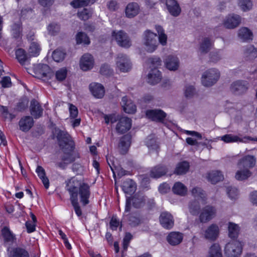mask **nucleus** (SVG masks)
Here are the masks:
<instances>
[{"label": "nucleus", "mask_w": 257, "mask_h": 257, "mask_svg": "<svg viewBox=\"0 0 257 257\" xmlns=\"http://www.w3.org/2000/svg\"><path fill=\"white\" fill-rule=\"evenodd\" d=\"M66 182V189L69 193L71 204L76 215L80 217L82 215V211L78 202V196H79L80 202L83 206L89 204V199L91 195L90 186L74 178H71Z\"/></svg>", "instance_id": "obj_1"}, {"label": "nucleus", "mask_w": 257, "mask_h": 257, "mask_svg": "<svg viewBox=\"0 0 257 257\" xmlns=\"http://www.w3.org/2000/svg\"><path fill=\"white\" fill-rule=\"evenodd\" d=\"M55 132L59 147L64 153L62 160L68 164L72 163L79 158V154L74 151V142L67 132L60 130H56Z\"/></svg>", "instance_id": "obj_2"}, {"label": "nucleus", "mask_w": 257, "mask_h": 257, "mask_svg": "<svg viewBox=\"0 0 257 257\" xmlns=\"http://www.w3.org/2000/svg\"><path fill=\"white\" fill-rule=\"evenodd\" d=\"M143 41L145 50L149 53L154 52L159 45L157 34L150 30H147L144 32Z\"/></svg>", "instance_id": "obj_3"}, {"label": "nucleus", "mask_w": 257, "mask_h": 257, "mask_svg": "<svg viewBox=\"0 0 257 257\" xmlns=\"http://www.w3.org/2000/svg\"><path fill=\"white\" fill-rule=\"evenodd\" d=\"M220 73L215 68L205 71L202 76V83L205 86H211L219 79Z\"/></svg>", "instance_id": "obj_4"}, {"label": "nucleus", "mask_w": 257, "mask_h": 257, "mask_svg": "<svg viewBox=\"0 0 257 257\" xmlns=\"http://www.w3.org/2000/svg\"><path fill=\"white\" fill-rule=\"evenodd\" d=\"M241 252L242 245L238 241L229 242L224 247V254L226 257H239Z\"/></svg>", "instance_id": "obj_5"}, {"label": "nucleus", "mask_w": 257, "mask_h": 257, "mask_svg": "<svg viewBox=\"0 0 257 257\" xmlns=\"http://www.w3.org/2000/svg\"><path fill=\"white\" fill-rule=\"evenodd\" d=\"M116 64L117 68L122 72H128L132 68L130 59L123 54H118Z\"/></svg>", "instance_id": "obj_6"}, {"label": "nucleus", "mask_w": 257, "mask_h": 257, "mask_svg": "<svg viewBox=\"0 0 257 257\" xmlns=\"http://www.w3.org/2000/svg\"><path fill=\"white\" fill-rule=\"evenodd\" d=\"M112 36L114 38L118 45L122 47L128 48L131 46V42L127 34L122 31L117 32L113 31Z\"/></svg>", "instance_id": "obj_7"}, {"label": "nucleus", "mask_w": 257, "mask_h": 257, "mask_svg": "<svg viewBox=\"0 0 257 257\" xmlns=\"http://www.w3.org/2000/svg\"><path fill=\"white\" fill-rule=\"evenodd\" d=\"M131 202L135 208H140L145 204L144 197L140 194H135L132 198L127 197L125 211L128 212L130 211Z\"/></svg>", "instance_id": "obj_8"}, {"label": "nucleus", "mask_w": 257, "mask_h": 257, "mask_svg": "<svg viewBox=\"0 0 257 257\" xmlns=\"http://www.w3.org/2000/svg\"><path fill=\"white\" fill-rule=\"evenodd\" d=\"M241 18L240 16L236 14H230L226 17L223 21V25L229 29H234L238 27L241 23Z\"/></svg>", "instance_id": "obj_9"}, {"label": "nucleus", "mask_w": 257, "mask_h": 257, "mask_svg": "<svg viewBox=\"0 0 257 257\" xmlns=\"http://www.w3.org/2000/svg\"><path fill=\"white\" fill-rule=\"evenodd\" d=\"M132 119L125 116L120 117L116 125V132L120 134L127 132L131 127Z\"/></svg>", "instance_id": "obj_10"}, {"label": "nucleus", "mask_w": 257, "mask_h": 257, "mask_svg": "<svg viewBox=\"0 0 257 257\" xmlns=\"http://www.w3.org/2000/svg\"><path fill=\"white\" fill-rule=\"evenodd\" d=\"M248 83L243 80H237L233 82L230 86L231 91L235 94H240L246 91Z\"/></svg>", "instance_id": "obj_11"}, {"label": "nucleus", "mask_w": 257, "mask_h": 257, "mask_svg": "<svg viewBox=\"0 0 257 257\" xmlns=\"http://www.w3.org/2000/svg\"><path fill=\"white\" fill-rule=\"evenodd\" d=\"M160 222L162 226L166 229H171L174 224L173 216L167 211L163 212L160 216Z\"/></svg>", "instance_id": "obj_12"}, {"label": "nucleus", "mask_w": 257, "mask_h": 257, "mask_svg": "<svg viewBox=\"0 0 257 257\" xmlns=\"http://www.w3.org/2000/svg\"><path fill=\"white\" fill-rule=\"evenodd\" d=\"M215 209L210 206L205 207L202 210L199 219L201 222H206L211 220L215 215Z\"/></svg>", "instance_id": "obj_13"}, {"label": "nucleus", "mask_w": 257, "mask_h": 257, "mask_svg": "<svg viewBox=\"0 0 257 257\" xmlns=\"http://www.w3.org/2000/svg\"><path fill=\"white\" fill-rule=\"evenodd\" d=\"M256 163V159L253 156L247 155L239 160L237 163L239 168L249 169L253 168Z\"/></svg>", "instance_id": "obj_14"}, {"label": "nucleus", "mask_w": 257, "mask_h": 257, "mask_svg": "<svg viewBox=\"0 0 257 257\" xmlns=\"http://www.w3.org/2000/svg\"><path fill=\"white\" fill-rule=\"evenodd\" d=\"M140 11L139 4L135 2L130 3L125 9V15L128 18H133L137 16Z\"/></svg>", "instance_id": "obj_15"}, {"label": "nucleus", "mask_w": 257, "mask_h": 257, "mask_svg": "<svg viewBox=\"0 0 257 257\" xmlns=\"http://www.w3.org/2000/svg\"><path fill=\"white\" fill-rule=\"evenodd\" d=\"M165 3L167 10L172 16L177 17L180 15L181 9L176 0H166Z\"/></svg>", "instance_id": "obj_16"}, {"label": "nucleus", "mask_w": 257, "mask_h": 257, "mask_svg": "<svg viewBox=\"0 0 257 257\" xmlns=\"http://www.w3.org/2000/svg\"><path fill=\"white\" fill-rule=\"evenodd\" d=\"M94 60L92 56L89 54H84L80 61V67L83 71H87L93 67Z\"/></svg>", "instance_id": "obj_17"}, {"label": "nucleus", "mask_w": 257, "mask_h": 257, "mask_svg": "<svg viewBox=\"0 0 257 257\" xmlns=\"http://www.w3.org/2000/svg\"><path fill=\"white\" fill-rule=\"evenodd\" d=\"M34 125V120L30 116H25L21 118L19 122L20 130L24 132H28Z\"/></svg>", "instance_id": "obj_18"}, {"label": "nucleus", "mask_w": 257, "mask_h": 257, "mask_svg": "<svg viewBox=\"0 0 257 257\" xmlns=\"http://www.w3.org/2000/svg\"><path fill=\"white\" fill-rule=\"evenodd\" d=\"M50 70L49 66L44 64H38L34 68L36 77L40 79L48 77Z\"/></svg>", "instance_id": "obj_19"}, {"label": "nucleus", "mask_w": 257, "mask_h": 257, "mask_svg": "<svg viewBox=\"0 0 257 257\" xmlns=\"http://www.w3.org/2000/svg\"><path fill=\"white\" fill-rule=\"evenodd\" d=\"M167 172L168 168L166 166L159 164L151 169L150 175L152 178H159L165 175Z\"/></svg>", "instance_id": "obj_20"}, {"label": "nucleus", "mask_w": 257, "mask_h": 257, "mask_svg": "<svg viewBox=\"0 0 257 257\" xmlns=\"http://www.w3.org/2000/svg\"><path fill=\"white\" fill-rule=\"evenodd\" d=\"M89 90L92 95L97 98H101L104 95V88L99 83H91L89 85Z\"/></svg>", "instance_id": "obj_21"}, {"label": "nucleus", "mask_w": 257, "mask_h": 257, "mask_svg": "<svg viewBox=\"0 0 257 257\" xmlns=\"http://www.w3.org/2000/svg\"><path fill=\"white\" fill-rule=\"evenodd\" d=\"M43 109L40 103L35 99L31 101L30 112L35 118H38L42 116Z\"/></svg>", "instance_id": "obj_22"}, {"label": "nucleus", "mask_w": 257, "mask_h": 257, "mask_svg": "<svg viewBox=\"0 0 257 257\" xmlns=\"http://www.w3.org/2000/svg\"><path fill=\"white\" fill-rule=\"evenodd\" d=\"M219 233V228L217 225L211 224L205 230L204 232V237L206 239L214 240L218 237Z\"/></svg>", "instance_id": "obj_23"}, {"label": "nucleus", "mask_w": 257, "mask_h": 257, "mask_svg": "<svg viewBox=\"0 0 257 257\" xmlns=\"http://www.w3.org/2000/svg\"><path fill=\"white\" fill-rule=\"evenodd\" d=\"M183 235L179 232H171L167 236V240L171 245L179 244L182 241Z\"/></svg>", "instance_id": "obj_24"}, {"label": "nucleus", "mask_w": 257, "mask_h": 257, "mask_svg": "<svg viewBox=\"0 0 257 257\" xmlns=\"http://www.w3.org/2000/svg\"><path fill=\"white\" fill-rule=\"evenodd\" d=\"M124 111L127 113H133L136 111V106L131 99L126 96L122 98L121 102Z\"/></svg>", "instance_id": "obj_25"}, {"label": "nucleus", "mask_w": 257, "mask_h": 257, "mask_svg": "<svg viewBox=\"0 0 257 257\" xmlns=\"http://www.w3.org/2000/svg\"><path fill=\"white\" fill-rule=\"evenodd\" d=\"M146 115L148 117L154 120L161 121L166 116V113L161 109L149 110L147 111Z\"/></svg>", "instance_id": "obj_26"}, {"label": "nucleus", "mask_w": 257, "mask_h": 257, "mask_svg": "<svg viewBox=\"0 0 257 257\" xmlns=\"http://www.w3.org/2000/svg\"><path fill=\"white\" fill-rule=\"evenodd\" d=\"M165 63L166 67L170 70H176L179 66L178 58L173 55L168 56L165 59Z\"/></svg>", "instance_id": "obj_27"}, {"label": "nucleus", "mask_w": 257, "mask_h": 257, "mask_svg": "<svg viewBox=\"0 0 257 257\" xmlns=\"http://www.w3.org/2000/svg\"><path fill=\"white\" fill-rule=\"evenodd\" d=\"M121 187L125 194H132L135 192L137 186L133 180L127 179L123 182Z\"/></svg>", "instance_id": "obj_28"}, {"label": "nucleus", "mask_w": 257, "mask_h": 257, "mask_svg": "<svg viewBox=\"0 0 257 257\" xmlns=\"http://www.w3.org/2000/svg\"><path fill=\"white\" fill-rule=\"evenodd\" d=\"M243 56L247 60H251L257 57V49L253 45H248L244 48Z\"/></svg>", "instance_id": "obj_29"}, {"label": "nucleus", "mask_w": 257, "mask_h": 257, "mask_svg": "<svg viewBox=\"0 0 257 257\" xmlns=\"http://www.w3.org/2000/svg\"><path fill=\"white\" fill-rule=\"evenodd\" d=\"M161 79V72L157 69H152L148 74V82L151 85L157 84Z\"/></svg>", "instance_id": "obj_30"}, {"label": "nucleus", "mask_w": 257, "mask_h": 257, "mask_svg": "<svg viewBox=\"0 0 257 257\" xmlns=\"http://www.w3.org/2000/svg\"><path fill=\"white\" fill-rule=\"evenodd\" d=\"M238 37L242 42H247L252 39V33L246 27H242L238 31Z\"/></svg>", "instance_id": "obj_31"}, {"label": "nucleus", "mask_w": 257, "mask_h": 257, "mask_svg": "<svg viewBox=\"0 0 257 257\" xmlns=\"http://www.w3.org/2000/svg\"><path fill=\"white\" fill-rule=\"evenodd\" d=\"M131 139V136L129 135H125L120 139L118 148L121 154H125L126 153L130 146Z\"/></svg>", "instance_id": "obj_32"}, {"label": "nucleus", "mask_w": 257, "mask_h": 257, "mask_svg": "<svg viewBox=\"0 0 257 257\" xmlns=\"http://www.w3.org/2000/svg\"><path fill=\"white\" fill-rule=\"evenodd\" d=\"M208 180L212 184H216L223 179V175L218 171H212L207 174Z\"/></svg>", "instance_id": "obj_33"}, {"label": "nucleus", "mask_w": 257, "mask_h": 257, "mask_svg": "<svg viewBox=\"0 0 257 257\" xmlns=\"http://www.w3.org/2000/svg\"><path fill=\"white\" fill-rule=\"evenodd\" d=\"M213 44V42L210 38H204L200 44L199 51L201 53H207L210 50Z\"/></svg>", "instance_id": "obj_34"}, {"label": "nucleus", "mask_w": 257, "mask_h": 257, "mask_svg": "<svg viewBox=\"0 0 257 257\" xmlns=\"http://www.w3.org/2000/svg\"><path fill=\"white\" fill-rule=\"evenodd\" d=\"M240 169L236 172L235 178L239 181H242L247 179L251 175V172L247 169L239 168Z\"/></svg>", "instance_id": "obj_35"}, {"label": "nucleus", "mask_w": 257, "mask_h": 257, "mask_svg": "<svg viewBox=\"0 0 257 257\" xmlns=\"http://www.w3.org/2000/svg\"><path fill=\"white\" fill-rule=\"evenodd\" d=\"M207 257H222L221 249L218 244L214 243L210 247Z\"/></svg>", "instance_id": "obj_36"}, {"label": "nucleus", "mask_w": 257, "mask_h": 257, "mask_svg": "<svg viewBox=\"0 0 257 257\" xmlns=\"http://www.w3.org/2000/svg\"><path fill=\"white\" fill-rule=\"evenodd\" d=\"M146 143L150 150L156 151L157 155L158 154L159 146L154 136H150L148 137L146 139Z\"/></svg>", "instance_id": "obj_37"}, {"label": "nucleus", "mask_w": 257, "mask_h": 257, "mask_svg": "<svg viewBox=\"0 0 257 257\" xmlns=\"http://www.w3.org/2000/svg\"><path fill=\"white\" fill-rule=\"evenodd\" d=\"M228 235L231 238H236L239 232L238 225L233 222H229L228 225Z\"/></svg>", "instance_id": "obj_38"}, {"label": "nucleus", "mask_w": 257, "mask_h": 257, "mask_svg": "<svg viewBox=\"0 0 257 257\" xmlns=\"http://www.w3.org/2000/svg\"><path fill=\"white\" fill-rule=\"evenodd\" d=\"M36 171L38 176L42 180L45 187L46 189L48 188L49 186V181L47 177H46L45 171L44 168L40 166H38Z\"/></svg>", "instance_id": "obj_39"}, {"label": "nucleus", "mask_w": 257, "mask_h": 257, "mask_svg": "<svg viewBox=\"0 0 257 257\" xmlns=\"http://www.w3.org/2000/svg\"><path fill=\"white\" fill-rule=\"evenodd\" d=\"M172 190L175 194L181 196H184L186 194L187 189L183 184L180 182H178L175 183L174 185Z\"/></svg>", "instance_id": "obj_40"}, {"label": "nucleus", "mask_w": 257, "mask_h": 257, "mask_svg": "<svg viewBox=\"0 0 257 257\" xmlns=\"http://www.w3.org/2000/svg\"><path fill=\"white\" fill-rule=\"evenodd\" d=\"M2 232L6 241L11 243H13L15 241L16 239L15 236L11 232L8 227H4L2 230Z\"/></svg>", "instance_id": "obj_41"}, {"label": "nucleus", "mask_w": 257, "mask_h": 257, "mask_svg": "<svg viewBox=\"0 0 257 257\" xmlns=\"http://www.w3.org/2000/svg\"><path fill=\"white\" fill-rule=\"evenodd\" d=\"M156 30L159 35V43L163 46L167 44V36L165 34L164 30L160 26H156Z\"/></svg>", "instance_id": "obj_42"}, {"label": "nucleus", "mask_w": 257, "mask_h": 257, "mask_svg": "<svg viewBox=\"0 0 257 257\" xmlns=\"http://www.w3.org/2000/svg\"><path fill=\"white\" fill-rule=\"evenodd\" d=\"M16 56L19 62L22 65L25 64L27 57L25 51L21 48H19L16 51Z\"/></svg>", "instance_id": "obj_43"}, {"label": "nucleus", "mask_w": 257, "mask_h": 257, "mask_svg": "<svg viewBox=\"0 0 257 257\" xmlns=\"http://www.w3.org/2000/svg\"><path fill=\"white\" fill-rule=\"evenodd\" d=\"M189 168V163L187 162H183L178 164L175 171V173L177 175L185 174Z\"/></svg>", "instance_id": "obj_44"}, {"label": "nucleus", "mask_w": 257, "mask_h": 257, "mask_svg": "<svg viewBox=\"0 0 257 257\" xmlns=\"http://www.w3.org/2000/svg\"><path fill=\"white\" fill-rule=\"evenodd\" d=\"M65 55L66 53L64 50L57 49L53 52L52 58L55 61L59 62L64 59Z\"/></svg>", "instance_id": "obj_45"}, {"label": "nucleus", "mask_w": 257, "mask_h": 257, "mask_svg": "<svg viewBox=\"0 0 257 257\" xmlns=\"http://www.w3.org/2000/svg\"><path fill=\"white\" fill-rule=\"evenodd\" d=\"M77 44H84L88 45L90 43V40L87 35L83 32H78L76 36Z\"/></svg>", "instance_id": "obj_46"}, {"label": "nucleus", "mask_w": 257, "mask_h": 257, "mask_svg": "<svg viewBox=\"0 0 257 257\" xmlns=\"http://www.w3.org/2000/svg\"><path fill=\"white\" fill-rule=\"evenodd\" d=\"M238 5L240 9L244 12L250 10L252 7L251 0H238Z\"/></svg>", "instance_id": "obj_47"}, {"label": "nucleus", "mask_w": 257, "mask_h": 257, "mask_svg": "<svg viewBox=\"0 0 257 257\" xmlns=\"http://www.w3.org/2000/svg\"><path fill=\"white\" fill-rule=\"evenodd\" d=\"M221 140L226 143L242 141V140L240 138L237 136H234L231 134H227L222 136L221 137Z\"/></svg>", "instance_id": "obj_48"}, {"label": "nucleus", "mask_w": 257, "mask_h": 257, "mask_svg": "<svg viewBox=\"0 0 257 257\" xmlns=\"http://www.w3.org/2000/svg\"><path fill=\"white\" fill-rule=\"evenodd\" d=\"M191 193L195 198H201L203 200L206 198L205 193L201 188L198 187L193 188Z\"/></svg>", "instance_id": "obj_49"}, {"label": "nucleus", "mask_w": 257, "mask_h": 257, "mask_svg": "<svg viewBox=\"0 0 257 257\" xmlns=\"http://www.w3.org/2000/svg\"><path fill=\"white\" fill-rule=\"evenodd\" d=\"M40 51V48L39 44L35 42L31 43L29 49V53L32 56H36L39 55Z\"/></svg>", "instance_id": "obj_50"}, {"label": "nucleus", "mask_w": 257, "mask_h": 257, "mask_svg": "<svg viewBox=\"0 0 257 257\" xmlns=\"http://www.w3.org/2000/svg\"><path fill=\"white\" fill-rule=\"evenodd\" d=\"M48 33L52 36L57 35L60 31V26L56 23H51L47 27Z\"/></svg>", "instance_id": "obj_51"}, {"label": "nucleus", "mask_w": 257, "mask_h": 257, "mask_svg": "<svg viewBox=\"0 0 257 257\" xmlns=\"http://www.w3.org/2000/svg\"><path fill=\"white\" fill-rule=\"evenodd\" d=\"M14 257H29L28 252L22 248H16L13 250Z\"/></svg>", "instance_id": "obj_52"}, {"label": "nucleus", "mask_w": 257, "mask_h": 257, "mask_svg": "<svg viewBox=\"0 0 257 257\" xmlns=\"http://www.w3.org/2000/svg\"><path fill=\"white\" fill-rule=\"evenodd\" d=\"M110 228L113 230H116L117 227L120 226V228L122 227V224L117 219L115 215H113L109 222Z\"/></svg>", "instance_id": "obj_53"}, {"label": "nucleus", "mask_w": 257, "mask_h": 257, "mask_svg": "<svg viewBox=\"0 0 257 257\" xmlns=\"http://www.w3.org/2000/svg\"><path fill=\"white\" fill-rule=\"evenodd\" d=\"M195 94V89L194 86L192 85H187L185 87L184 94L187 98H191Z\"/></svg>", "instance_id": "obj_54"}, {"label": "nucleus", "mask_w": 257, "mask_h": 257, "mask_svg": "<svg viewBox=\"0 0 257 257\" xmlns=\"http://www.w3.org/2000/svg\"><path fill=\"white\" fill-rule=\"evenodd\" d=\"M67 74V71L66 69L62 68L56 71L55 74L56 78L57 80L62 81L66 78Z\"/></svg>", "instance_id": "obj_55"}, {"label": "nucleus", "mask_w": 257, "mask_h": 257, "mask_svg": "<svg viewBox=\"0 0 257 257\" xmlns=\"http://www.w3.org/2000/svg\"><path fill=\"white\" fill-rule=\"evenodd\" d=\"M200 209L199 203L197 201H193L191 202L189 206V210L190 213L193 215H197L199 213Z\"/></svg>", "instance_id": "obj_56"}, {"label": "nucleus", "mask_w": 257, "mask_h": 257, "mask_svg": "<svg viewBox=\"0 0 257 257\" xmlns=\"http://www.w3.org/2000/svg\"><path fill=\"white\" fill-rule=\"evenodd\" d=\"M77 15L81 20L86 21L91 17L92 13L90 11L84 9L81 12H78Z\"/></svg>", "instance_id": "obj_57"}, {"label": "nucleus", "mask_w": 257, "mask_h": 257, "mask_svg": "<svg viewBox=\"0 0 257 257\" xmlns=\"http://www.w3.org/2000/svg\"><path fill=\"white\" fill-rule=\"evenodd\" d=\"M148 63L150 64V67L156 69V68L161 65V60L159 57H151L148 59Z\"/></svg>", "instance_id": "obj_58"}, {"label": "nucleus", "mask_w": 257, "mask_h": 257, "mask_svg": "<svg viewBox=\"0 0 257 257\" xmlns=\"http://www.w3.org/2000/svg\"><path fill=\"white\" fill-rule=\"evenodd\" d=\"M228 197L231 199H235L238 196V190L235 187H228L226 189Z\"/></svg>", "instance_id": "obj_59"}, {"label": "nucleus", "mask_w": 257, "mask_h": 257, "mask_svg": "<svg viewBox=\"0 0 257 257\" xmlns=\"http://www.w3.org/2000/svg\"><path fill=\"white\" fill-rule=\"evenodd\" d=\"M133 236L132 235L129 233L127 232L125 233V236L123 239V249L124 250H126L127 247L129 245L130 242L131 240L132 239Z\"/></svg>", "instance_id": "obj_60"}, {"label": "nucleus", "mask_w": 257, "mask_h": 257, "mask_svg": "<svg viewBox=\"0 0 257 257\" xmlns=\"http://www.w3.org/2000/svg\"><path fill=\"white\" fill-rule=\"evenodd\" d=\"M13 29V35L15 38H18L21 36L22 28L20 24H15Z\"/></svg>", "instance_id": "obj_61"}, {"label": "nucleus", "mask_w": 257, "mask_h": 257, "mask_svg": "<svg viewBox=\"0 0 257 257\" xmlns=\"http://www.w3.org/2000/svg\"><path fill=\"white\" fill-rule=\"evenodd\" d=\"M210 60L213 62H217L222 58V55L220 54V51L212 52L210 54Z\"/></svg>", "instance_id": "obj_62"}, {"label": "nucleus", "mask_w": 257, "mask_h": 257, "mask_svg": "<svg viewBox=\"0 0 257 257\" xmlns=\"http://www.w3.org/2000/svg\"><path fill=\"white\" fill-rule=\"evenodd\" d=\"M112 72L109 66L106 64L103 65L100 69V73L104 75H109L112 73Z\"/></svg>", "instance_id": "obj_63"}, {"label": "nucleus", "mask_w": 257, "mask_h": 257, "mask_svg": "<svg viewBox=\"0 0 257 257\" xmlns=\"http://www.w3.org/2000/svg\"><path fill=\"white\" fill-rule=\"evenodd\" d=\"M69 112L70 116L72 118L76 117L78 115V109L77 108L72 104H70L69 105Z\"/></svg>", "instance_id": "obj_64"}]
</instances>
